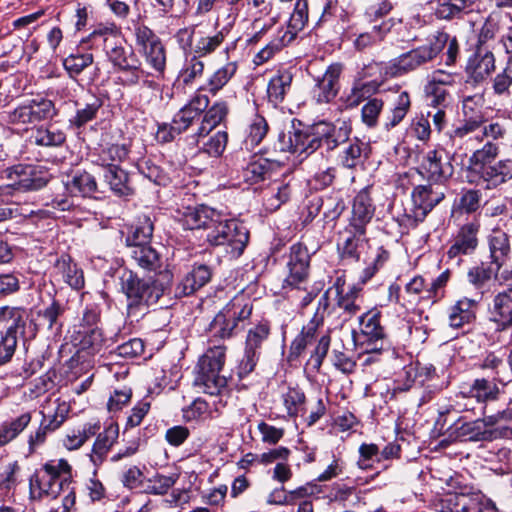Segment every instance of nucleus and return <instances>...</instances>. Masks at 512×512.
<instances>
[{
    "instance_id": "obj_55",
    "label": "nucleus",
    "mask_w": 512,
    "mask_h": 512,
    "mask_svg": "<svg viewBox=\"0 0 512 512\" xmlns=\"http://www.w3.org/2000/svg\"><path fill=\"white\" fill-rule=\"evenodd\" d=\"M92 63L93 55L90 53L71 54L64 59L63 66L65 70L69 73L70 77L75 78Z\"/></svg>"
},
{
    "instance_id": "obj_48",
    "label": "nucleus",
    "mask_w": 512,
    "mask_h": 512,
    "mask_svg": "<svg viewBox=\"0 0 512 512\" xmlns=\"http://www.w3.org/2000/svg\"><path fill=\"white\" fill-rule=\"evenodd\" d=\"M102 107V101L96 96H91V99L84 104L83 107H78L76 114L69 120L72 126L80 128L86 123L96 118L99 109Z\"/></svg>"
},
{
    "instance_id": "obj_37",
    "label": "nucleus",
    "mask_w": 512,
    "mask_h": 512,
    "mask_svg": "<svg viewBox=\"0 0 512 512\" xmlns=\"http://www.w3.org/2000/svg\"><path fill=\"white\" fill-rule=\"evenodd\" d=\"M153 222L147 215L138 218L135 225L131 226L125 239L127 246L150 244L153 234Z\"/></svg>"
},
{
    "instance_id": "obj_31",
    "label": "nucleus",
    "mask_w": 512,
    "mask_h": 512,
    "mask_svg": "<svg viewBox=\"0 0 512 512\" xmlns=\"http://www.w3.org/2000/svg\"><path fill=\"white\" fill-rule=\"evenodd\" d=\"M283 159H268L257 157L253 159L244 170V178L251 184L258 183L272 175L273 168L279 166Z\"/></svg>"
},
{
    "instance_id": "obj_13",
    "label": "nucleus",
    "mask_w": 512,
    "mask_h": 512,
    "mask_svg": "<svg viewBox=\"0 0 512 512\" xmlns=\"http://www.w3.org/2000/svg\"><path fill=\"white\" fill-rule=\"evenodd\" d=\"M418 172L429 181L444 184L453 176L454 167L449 160L443 162L441 150L433 149L423 156Z\"/></svg>"
},
{
    "instance_id": "obj_9",
    "label": "nucleus",
    "mask_w": 512,
    "mask_h": 512,
    "mask_svg": "<svg viewBox=\"0 0 512 512\" xmlns=\"http://www.w3.org/2000/svg\"><path fill=\"white\" fill-rule=\"evenodd\" d=\"M360 332L354 335L356 345L364 354H379L385 349L386 341L380 325L379 314L369 311L359 318Z\"/></svg>"
},
{
    "instance_id": "obj_60",
    "label": "nucleus",
    "mask_w": 512,
    "mask_h": 512,
    "mask_svg": "<svg viewBox=\"0 0 512 512\" xmlns=\"http://www.w3.org/2000/svg\"><path fill=\"white\" fill-rule=\"evenodd\" d=\"M512 85V59H509L505 67L496 74L493 79V91L497 95L509 94Z\"/></svg>"
},
{
    "instance_id": "obj_12",
    "label": "nucleus",
    "mask_w": 512,
    "mask_h": 512,
    "mask_svg": "<svg viewBox=\"0 0 512 512\" xmlns=\"http://www.w3.org/2000/svg\"><path fill=\"white\" fill-rule=\"evenodd\" d=\"M136 43L140 47L146 62L157 72H163L166 65V53L160 38L147 26L135 28Z\"/></svg>"
},
{
    "instance_id": "obj_42",
    "label": "nucleus",
    "mask_w": 512,
    "mask_h": 512,
    "mask_svg": "<svg viewBox=\"0 0 512 512\" xmlns=\"http://www.w3.org/2000/svg\"><path fill=\"white\" fill-rule=\"evenodd\" d=\"M411 106L410 96L408 92H401L390 111L387 113L384 120V127L386 130H390L396 127L407 115Z\"/></svg>"
},
{
    "instance_id": "obj_10",
    "label": "nucleus",
    "mask_w": 512,
    "mask_h": 512,
    "mask_svg": "<svg viewBox=\"0 0 512 512\" xmlns=\"http://www.w3.org/2000/svg\"><path fill=\"white\" fill-rule=\"evenodd\" d=\"M497 383L494 379L476 378L471 384L461 386L455 410L457 412L473 411L474 406L471 403L473 399L477 403L497 400L500 394Z\"/></svg>"
},
{
    "instance_id": "obj_49",
    "label": "nucleus",
    "mask_w": 512,
    "mask_h": 512,
    "mask_svg": "<svg viewBox=\"0 0 512 512\" xmlns=\"http://www.w3.org/2000/svg\"><path fill=\"white\" fill-rule=\"evenodd\" d=\"M65 139V133L53 125L39 127L34 134L35 143L45 147L60 146L65 142Z\"/></svg>"
},
{
    "instance_id": "obj_6",
    "label": "nucleus",
    "mask_w": 512,
    "mask_h": 512,
    "mask_svg": "<svg viewBox=\"0 0 512 512\" xmlns=\"http://www.w3.org/2000/svg\"><path fill=\"white\" fill-rule=\"evenodd\" d=\"M252 313V304L243 295L235 296L210 323L211 333L221 339L230 338Z\"/></svg>"
},
{
    "instance_id": "obj_33",
    "label": "nucleus",
    "mask_w": 512,
    "mask_h": 512,
    "mask_svg": "<svg viewBox=\"0 0 512 512\" xmlns=\"http://www.w3.org/2000/svg\"><path fill=\"white\" fill-rule=\"evenodd\" d=\"M499 154V146L493 141H487L480 149L475 150L468 160V169L482 174L485 167H489Z\"/></svg>"
},
{
    "instance_id": "obj_25",
    "label": "nucleus",
    "mask_w": 512,
    "mask_h": 512,
    "mask_svg": "<svg viewBox=\"0 0 512 512\" xmlns=\"http://www.w3.org/2000/svg\"><path fill=\"white\" fill-rule=\"evenodd\" d=\"M211 275V270L206 265L201 264L193 267L177 285L175 295L184 297L193 294L210 281Z\"/></svg>"
},
{
    "instance_id": "obj_8",
    "label": "nucleus",
    "mask_w": 512,
    "mask_h": 512,
    "mask_svg": "<svg viewBox=\"0 0 512 512\" xmlns=\"http://www.w3.org/2000/svg\"><path fill=\"white\" fill-rule=\"evenodd\" d=\"M176 39L182 49H189L196 56L205 57L222 45L225 35L222 31L213 35H205L198 28V25H192L179 29L176 33Z\"/></svg>"
},
{
    "instance_id": "obj_35",
    "label": "nucleus",
    "mask_w": 512,
    "mask_h": 512,
    "mask_svg": "<svg viewBox=\"0 0 512 512\" xmlns=\"http://www.w3.org/2000/svg\"><path fill=\"white\" fill-rule=\"evenodd\" d=\"M121 288L130 301L129 306L140 305L144 296L147 280L137 277L132 271H124L121 275Z\"/></svg>"
},
{
    "instance_id": "obj_19",
    "label": "nucleus",
    "mask_w": 512,
    "mask_h": 512,
    "mask_svg": "<svg viewBox=\"0 0 512 512\" xmlns=\"http://www.w3.org/2000/svg\"><path fill=\"white\" fill-rule=\"evenodd\" d=\"M479 227V223L470 222L460 228L457 236L455 237L454 243L447 251V255L450 259L474 252L478 245L477 234L479 232Z\"/></svg>"
},
{
    "instance_id": "obj_7",
    "label": "nucleus",
    "mask_w": 512,
    "mask_h": 512,
    "mask_svg": "<svg viewBox=\"0 0 512 512\" xmlns=\"http://www.w3.org/2000/svg\"><path fill=\"white\" fill-rule=\"evenodd\" d=\"M56 114L57 109L52 100L37 96L7 112L6 121L18 130L27 131L29 126L52 119Z\"/></svg>"
},
{
    "instance_id": "obj_14",
    "label": "nucleus",
    "mask_w": 512,
    "mask_h": 512,
    "mask_svg": "<svg viewBox=\"0 0 512 512\" xmlns=\"http://www.w3.org/2000/svg\"><path fill=\"white\" fill-rule=\"evenodd\" d=\"M495 70V56L486 47L477 46L476 51L469 57L465 72L467 83L477 85L486 80Z\"/></svg>"
},
{
    "instance_id": "obj_44",
    "label": "nucleus",
    "mask_w": 512,
    "mask_h": 512,
    "mask_svg": "<svg viewBox=\"0 0 512 512\" xmlns=\"http://www.w3.org/2000/svg\"><path fill=\"white\" fill-rule=\"evenodd\" d=\"M339 282L340 278L337 279L335 284L336 293L338 295L337 306L343 309L348 316L355 315L360 310V305L358 303L360 288L352 286L344 294L343 285H340Z\"/></svg>"
},
{
    "instance_id": "obj_24",
    "label": "nucleus",
    "mask_w": 512,
    "mask_h": 512,
    "mask_svg": "<svg viewBox=\"0 0 512 512\" xmlns=\"http://www.w3.org/2000/svg\"><path fill=\"white\" fill-rule=\"evenodd\" d=\"M53 277L57 281H63L73 289L84 286L83 272L72 262L68 255H62L56 260L53 267Z\"/></svg>"
},
{
    "instance_id": "obj_61",
    "label": "nucleus",
    "mask_w": 512,
    "mask_h": 512,
    "mask_svg": "<svg viewBox=\"0 0 512 512\" xmlns=\"http://www.w3.org/2000/svg\"><path fill=\"white\" fill-rule=\"evenodd\" d=\"M383 109V101L378 98L370 99L361 110L362 121L369 127L377 124L378 117Z\"/></svg>"
},
{
    "instance_id": "obj_56",
    "label": "nucleus",
    "mask_w": 512,
    "mask_h": 512,
    "mask_svg": "<svg viewBox=\"0 0 512 512\" xmlns=\"http://www.w3.org/2000/svg\"><path fill=\"white\" fill-rule=\"evenodd\" d=\"M177 479V474L169 476L156 474L148 480L146 492L154 495H164L176 483Z\"/></svg>"
},
{
    "instance_id": "obj_17",
    "label": "nucleus",
    "mask_w": 512,
    "mask_h": 512,
    "mask_svg": "<svg viewBox=\"0 0 512 512\" xmlns=\"http://www.w3.org/2000/svg\"><path fill=\"white\" fill-rule=\"evenodd\" d=\"M6 174L19 191L38 190L47 184L46 178L31 165H15L6 169Z\"/></svg>"
},
{
    "instance_id": "obj_34",
    "label": "nucleus",
    "mask_w": 512,
    "mask_h": 512,
    "mask_svg": "<svg viewBox=\"0 0 512 512\" xmlns=\"http://www.w3.org/2000/svg\"><path fill=\"white\" fill-rule=\"evenodd\" d=\"M71 196L90 197L97 190L95 178L88 172H77L64 183Z\"/></svg>"
},
{
    "instance_id": "obj_62",
    "label": "nucleus",
    "mask_w": 512,
    "mask_h": 512,
    "mask_svg": "<svg viewBox=\"0 0 512 512\" xmlns=\"http://www.w3.org/2000/svg\"><path fill=\"white\" fill-rule=\"evenodd\" d=\"M484 116L465 118L461 124L455 127L449 134L450 139L464 138L470 133H473L484 123Z\"/></svg>"
},
{
    "instance_id": "obj_4",
    "label": "nucleus",
    "mask_w": 512,
    "mask_h": 512,
    "mask_svg": "<svg viewBox=\"0 0 512 512\" xmlns=\"http://www.w3.org/2000/svg\"><path fill=\"white\" fill-rule=\"evenodd\" d=\"M226 360V347L217 345L207 349L196 366L194 385L211 396H222L228 392V380L221 375Z\"/></svg>"
},
{
    "instance_id": "obj_1",
    "label": "nucleus",
    "mask_w": 512,
    "mask_h": 512,
    "mask_svg": "<svg viewBox=\"0 0 512 512\" xmlns=\"http://www.w3.org/2000/svg\"><path fill=\"white\" fill-rule=\"evenodd\" d=\"M185 229H203L206 240L213 246H225L231 258L242 255L249 239L248 230L234 219L205 205L187 207L181 217Z\"/></svg>"
},
{
    "instance_id": "obj_57",
    "label": "nucleus",
    "mask_w": 512,
    "mask_h": 512,
    "mask_svg": "<svg viewBox=\"0 0 512 512\" xmlns=\"http://www.w3.org/2000/svg\"><path fill=\"white\" fill-rule=\"evenodd\" d=\"M70 412V405L66 401L56 400L53 414H43L42 421L54 432L65 422Z\"/></svg>"
},
{
    "instance_id": "obj_32",
    "label": "nucleus",
    "mask_w": 512,
    "mask_h": 512,
    "mask_svg": "<svg viewBox=\"0 0 512 512\" xmlns=\"http://www.w3.org/2000/svg\"><path fill=\"white\" fill-rule=\"evenodd\" d=\"M345 147L340 155L341 164L349 169L356 168L364 163V160L368 156V145L358 138L349 140V137L345 142Z\"/></svg>"
},
{
    "instance_id": "obj_18",
    "label": "nucleus",
    "mask_w": 512,
    "mask_h": 512,
    "mask_svg": "<svg viewBox=\"0 0 512 512\" xmlns=\"http://www.w3.org/2000/svg\"><path fill=\"white\" fill-rule=\"evenodd\" d=\"M341 73L342 65L334 63L327 68L323 76L317 81L313 93L318 103H329L336 97Z\"/></svg>"
},
{
    "instance_id": "obj_47",
    "label": "nucleus",
    "mask_w": 512,
    "mask_h": 512,
    "mask_svg": "<svg viewBox=\"0 0 512 512\" xmlns=\"http://www.w3.org/2000/svg\"><path fill=\"white\" fill-rule=\"evenodd\" d=\"M236 62H228L224 66L217 69L209 78L207 83V90L215 95L220 91L235 75L237 71Z\"/></svg>"
},
{
    "instance_id": "obj_30",
    "label": "nucleus",
    "mask_w": 512,
    "mask_h": 512,
    "mask_svg": "<svg viewBox=\"0 0 512 512\" xmlns=\"http://www.w3.org/2000/svg\"><path fill=\"white\" fill-rule=\"evenodd\" d=\"M104 168V180L110 189L118 196H130L134 193L129 176L119 165H110Z\"/></svg>"
},
{
    "instance_id": "obj_26",
    "label": "nucleus",
    "mask_w": 512,
    "mask_h": 512,
    "mask_svg": "<svg viewBox=\"0 0 512 512\" xmlns=\"http://www.w3.org/2000/svg\"><path fill=\"white\" fill-rule=\"evenodd\" d=\"M478 303V300L468 297H463L456 301L449 308V325L452 328H461L466 324L472 323L476 319Z\"/></svg>"
},
{
    "instance_id": "obj_45",
    "label": "nucleus",
    "mask_w": 512,
    "mask_h": 512,
    "mask_svg": "<svg viewBox=\"0 0 512 512\" xmlns=\"http://www.w3.org/2000/svg\"><path fill=\"white\" fill-rule=\"evenodd\" d=\"M500 270L501 268H497L492 262L489 264L481 263L469 269L467 273L468 281L476 289H482L492 277H497Z\"/></svg>"
},
{
    "instance_id": "obj_52",
    "label": "nucleus",
    "mask_w": 512,
    "mask_h": 512,
    "mask_svg": "<svg viewBox=\"0 0 512 512\" xmlns=\"http://www.w3.org/2000/svg\"><path fill=\"white\" fill-rule=\"evenodd\" d=\"M282 399L290 417H295L304 411L306 397L300 388H288L287 392L282 395Z\"/></svg>"
},
{
    "instance_id": "obj_15",
    "label": "nucleus",
    "mask_w": 512,
    "mask_h": 512,
    "mask_svg": "<svg viewBox=\"0 0 512 512\" xmlns=\"http://www.w3.org/2000/svg\"><path fill=\"white\" fill-rule=\"evenodd\" d=\"M309 262L310 256L307 248L301 243L293 244L287 262L289 273L285 278L286 285L300 288V285L307 280Z\"/></svg>"
},
{
    "instance_id": "obj_54",
    "label": "nucleus",
    "mask_w": 512,
    "mask_h": 512,
    "mask_svg": "<svg viewBox=\"0 0 512 512\" xmlns=\"http://www.w3.org/2000/svg\"><path fill=\"white\" fill-rule=\"evenodd\" d=\"M26 311L19 307H14L12 313L10 314L7 322V329L4 335L10 337H14L18 340L19 336H23L26 328Z\"/></svg>"
},
{
    "instance_id": "obj_3",
    "label": "nucleus",
    "mask_w": 512,
    "mask_h": 512,
    "mask_svg": "<svg viewBox=\"0 0 512 512\" xmlns=\"http://www.w3.org/2000/svg\"><path fill=\"white\" fill-rule=\"evenodd\" d=\"M351 129L343 122L335 126L328 122H319L304 130H297L293 133H280L277 141L273 144L275 152L309 155L321 146L327 150H334L345 142L350 135Z\"/></svg>"
},
{
    "instance_id": "obj_53",
    "label": "nucleus",
    "mask_w": 512,
    "mask_h": 512,
    "mask_svg": "<svg viewBox=\"0 0 512 512\" xmlns=\"http://www.w3.org/2000/svg\"><path fill=\"white\" fill-rule=\"evenodd\" d=\"M318 328L319 326L310 321L303 326L300 334L291 343L290 355L294 357L300 356L306 347L313 342Z\"/></svg>"
},
{
    "instance_id": "obj_41",
    "label": "nucleus",
    "mask_w": 512,
    "mask_h": 512,
    "mask_svg": "<svg viewBox=\"0 0 512 512\" xmlns=\"http://www.w3.org/2000/svg\"><path fill=\"white\" fill-rule=\"evenodd\" d=\"M118 41L119 40H114L112 37H106L104 39L106 54L113 65L120 70L130 69L133 67V64L130 63L129 57L132 56L133 53L118 44Z\"/></svg>"
},
{
    "instance_id": "obj_11",
    "label": "nucleus",
    "mask_w": 512,
    "mask_h": 512,
    "mask_svg": "<svg viewBox=\"0 0 512 512\" xmlns=\"http://www.w3.org/2000/svg\"><path fill=\"white\" fill-rule=\"evenodd\" d=\"M270 327L261 323L248 330L243 357L238 366V376L243 378L254 371L260 358L262 345L267 341Z\"/></svg>"
},
{
    "instance_id": "obj_28",
    "label": "nucleus",
    "mask_w": 512,
    "mask_h": 512,
    "mask_svg": "<svg viewBox=\"0 0 512 512\" xmlns=\"http://www.w3.org/2000/svg\"><path fill=\"white\" fill-rule=\"evenodd\" d=\"M32 412L24 411L0 424V447L16 439L31 423Z\"/></svg>"
},
{
    "instance_id": "obj_16",
    "label": "nucleus",
    "mask_w": 512,
    "mask_h": 512,
    "mask_svg": "<svg viewBox=\"0 0 512 512\" xmlns=\"http://www.w3.org/2000/svg\"><path fill=\"white\" fill-rule=\"evenodd\" d=\"M411 197L413 216L415 220L422 221L444 199L445 193L439 188L434 189L431 184L418 185L413 189Z\"/></svg>"
},
{
    "instance_id": "obj_23",
    "label": "nucleus",
    "mask_w": 512,
    "mask_h": 512,
    "mask_svg": "<svg viewBox=\"0 0 512 512\" xmlns=\"http://www.w3.org/2000/svg\"><path fill=\"white\" fill-rule=\"evenodd\" d=\"M490 262L495 264L497 268H502L509 259L511 252L509 235L497 228L493 229L487 238Z\"/></svg>"
},
{
    "instance_id": "obj_39",
    "label": "nucleus",
    "mask_w": 512,
    "mask_h": 512,
    "mask_svg": "<svg viewBox=\"0 0 512 512\" xmlns=\"http://www.w3.org/2000/svg\"><path fill=\"white\" fill-rule=\"evenodd\" d=\"M292 83V75L287 72H279L276 75H274L267 87V95L269 102L274 104L275 106L281 103L287 92L291 88Z\"/></svg>"
},
{
    "instance_id": "obj_63",
    "label": "nucleus",
    "mask_w": 512,
    "mask_h": 512,
    "mask_svg": "<svg viewBox=\"0 0 512 512\" xmlns=\"http://www.w3.org/2000/svg\"><path fill=\"white\" fill-rule=\"evenodd\" d=\"M167 286L160 279L147 280L144 296L142 295L141 304L152 305L158 302L164 294Z\"/></svg>"
},
{
    "instance_id": "obj_20",
    "label": "nucleus",
    "mask_w": 512,
    "mask_h": 512,
    "mask_svg": "<svg viewBox=\"0 0 512 512\" xmlns=\"http://www.w3.org/2000/svg\"><path fill=\"white\" fill-rule=\"evenodd\" d=\"M209 105V99L206 95H196L189 103L180 109L174 116V129L178 132L186 131L193 121L200 117L201 113Z\"/></svg>"
},
{
    "instance_id": "obj_64",
    "label": "nucleus",
    "mask_w": 512,
    "mask_h": 512,
    "mask_svg": "<svg viewBox=\"0 0 512 512\" xmlns=\"http://www.w3.org/2000/svg\"><path fill=\"white\" fill-rule=\"evenodd\" d=\"M228 135L225 131H218L203 143V150L210 156L217 157L225 150Z\"/></svg>"
},
{
    "instance_id": "obj_58",
    "label": "nucleus",
    "mask_w": 512,
    "mask_h": 512,
    "mask_svg": "<svg viewBox=\"0 0 512 512\" xmlns=\"http://www.w3.org/2000/svg\"><path fill=\"white\" fill-rule=\"evenodd\" d=\"M268 132V124L264 117L255 115L252 119L245 142L247 145H258Z\"/></svg>"
},
{
    "instance_id": "obj_22",
    "label": "nucleus",
    "mask_w": 512,
    "mask_h": 512,
    "mask_svg": "<svg viewBox=\"0 0 512 512\" xmlns=\"http://www.w3.org/2000/svg\"><path fill=\"white\" fill-rule=\"evenodd\" d=\"M374 210L369 193L366 190L360 191L354 198L352 207L351 225L355 233L364 235L365 225L372 219Z\"/></svg>"
},
{
    "instance_id": "obj_21",
    "label": "nucleus",
    "mask_w": 512,
    "mask_h": 512,
    "mask_svg": "<svg viewBox=\"0 0 512 512\" xmlns=\"http://www.w3.org/2000/svg\"><path fill=\"white\" fill-rule=\"evenodd\" d=\"M491 320L498 329L506 330L512 326V288L497 293L490 309Z\"/></svg>"
},
{
    "instance_id": "obj_27",
    "label": "nucleus",
    "mask_w": 512,
    "mask_h": 512,
    "mask_svg": "<svg viewBox=\"0 0 512 512\" xmlns=\"http://www.w3.org/2000/svg\"><path fill=\"white\" fill-rule=\"evenodd\" d=\"M118 437L119 426L112 422L105 427L103 432L98 434L90 454V459L95 466H99L103 463Z\"/></svg>"
},
{
    "instance_id": "obj_2",
    "label": "nucleus",
    "mask_w": 512,
    "mask_h": 512,
    "mask_svg": "<svg viewBox=\"0 0 512 512\" xmlns=\"http://www.w3.org/2000/svg\"><path fill=\"white\" fill-rule=\"evenodd\" d=\"M71 466L65 459L51 460L37 469L29 480L32 499H57L62 496L61 505L50 512H71L76 503L72 486Z\"/></svg>"
},
{
    "instance_id": "obj_29",
    "label": "nucleus",
    "mask_w": 512,
    "mask_h": 512,
    "mask_svg": "<svg viewBox=\"0 0 512 512\" xmlns=\"http://www.w3.org/2000/svg\"><path fill=\"white\" fill-rule=\"evenodd\" d=\"M480 178L487 188H496L512 179V159L499 160L485 167Z\"/></svg>"
},
{
    "instance_id": "obj_43",
    "label": "nucleus",
    "mask_w": 512,
    "mask_h": 512,
    "mask_svg": "<svg viewBox=\"0 0 512 512\" xmlns=\"http://www.w3.org/2000/svg\"><path fill=\"white\" fill-rule=\"evenodd\" d=\"M228 108L225 102H216L205 113L201 125L197 131L199 137L207 135L213 128L219 125L226 117Z\"/></svg>"
},
{
    "instance_id": "obj_5",
    "label": "nucleus",
    "mask_w": 512,
    "mask_h": 512,
    "mask_svg": "<svg viewBox=\"0 0 512 512\" xmlns=\"http://www.w3.org/2000/svg\"><path fill=\"white\" fill-rule=\"evenodd\" d=\"M434 38L433 42L412 49L389 61L384 68L385 74L389 77H398L432 61L444 48L449 37L446 33H438Z\"/></svg>"
},
{
    "instance_id": "obj_50",
    "label": "nucleus",
    "mask_w": 512,
    "mask_h": 512,
    "mask_svg": "<svg viewBox=\"0 0 512 512\" xmlns=\"http://www.w3.org/2000/svg\"><path fill=\"white\" fill-rule=\"evenodd\" d=\"M63 311L62 305L58 301L53 300L49 306L38 311V325L48 330L60 329L61 324L58 322V318L62 315Z\"/></svg>"
},
{
    "instance_id": "obj_46",
    "label": "nucleus",
    "mask_w": 512,
    "mask_h": 512,
    "mask_svg": "<svg viewBox=\"0 0 512 512\" xmlns=\"http://www.w3.org/2000/svg\"><path fill=\"white\" fill-rule=\"evenodd\" d=\"M129 154L128 146L125 143H114L103 148L98 156V164L102 167L118 165L123 162Z\"/></svg>"
},
{
    "instance_id": "obj_38",
    "label": "nucleus",
    "mask_w": 512,
    "mask_h": 512,
    "mask_svg": "<svg viewBox=\"0 0 512 512\" xmlns=\"http://www.w3.org/2000/svg\"><path fill=\"white\" fill-rule=\"evenodd\" d=\"M457 436L469 441H491L494 432L485 428V423L480 419L465 422L456 427Z\"/></svg>"
},
{
    "instance_id": "obj_40",
    "label": "nucleus",
    "mask_w": 512,
    "mask_h": 512,
    "mask_svg": "<svg viewBox=\"0 0 512 512\" xmlns=\"http://www.w3.org/2000/svg\"><path fill=\"white\" fill-rule=\"evenodd\" d=\"M131 259L145 270H154L159 265V255L150 244L128 246Z\"/></svg>"
},
{
    "instance_id": "obj_36",
    "label": "nucleus",
    "mask_w": 512,
    "mask_h": 512,
    "mask_svg": "<svg viewBox=\"0 0 512 512\" xmlns=\"http://www.w3.org/2000/svg\"><path fill=\"white\" fill-rule=\"evenodd\" d=\"M473 6V0H445L437 5L435 15L443 20L461 18L463 15L470 13Z\"/></svg>"
},
{
    "instance_id": "obj_59",
    "label": "nucleus",
    "mask_w": 512,
    "mask_h": 512,
    "mask_svg": "<svg viewBox=\"0 0 512 512\" xmlns=\"http://www.w3.org/2000/svg\"><path fill=\"white\" fill-rule=\"evenodd\" d=\"M425 93L429 101V105L435 108H446L450 103V94L445 87L427 84Z\"/></svg>"
},
{
    "instance_id": "obj_51",
    "label": "nucleus",
    "mask_w": 512,
    "mask_h": 512,
    "mask_svg": "<svg viewBox=\"0 0 512 512\" xmlns=\"http://www.w3.org/2000/svg\"><path fill=\"white\" fill-rule=\"evenodd\" d=\"M288 184L274 183L265 194L264 205L268 211L277 210L290 197Z\"/></svg>"
}]
</instances>
